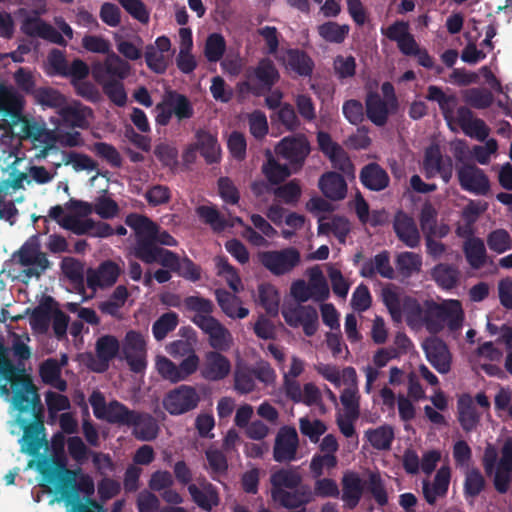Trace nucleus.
Wrapping results in <instances>:
<instances>
[{
  "mask_svg": "<svg viewBox=\"0 0 512 512\" xmlns=\"http://www.w3.org/2000/svg\"><path fill=\"white\" fill-rule=\"evenodd\" d=\"M274 502L286 509H298L305 507L312 500V491L306 484L298 488L278 491L271 495Z\"/></svg>",
  "mask_w": 512,
  "mask_h": 512,
  "instance_id": "obj_32",
  "label": "nucleus"
},
{
  "mask_svg": "<svg viewBox=\"0 0 512 512\" xmlns=\"http://www.w3.org/2000/svg\"><path fill=\"white\" fill-rule=\"evenodd\" d=\"M166 350L173 358H183V360L177 365L167 357H158L156 367L164 379L178 383L187 380L198 370L200 358L190 341L175 340L166 347Z\"/></svg>",
  "mask_w": 512,
  "mask_h": 512,
  "instance_id": "obj_2",
  "label": "nucleus"
},
{
  "mask_svg": "<svg viewBox=\"0 0 512 512\" xmlns=\"http://www.w3.org/2000/svg\"><path fill=\"white\" fill-rule=\"evenodd\" d=\"M422 348L426 358L433 368L440 374H447L451 370L452 355L447 344L440 338H427Z\"/></svg>",
  "mask_w": 512,
  "mask_h": 512,
  "instance_id": "obj_21",
  "label": "nucleus"
},
{
  "mask_svg": "<svg viewBox=\"0 0 512 512\" xmlns=\"http://www.w3.org/2000/svg\"><path fill=\"white\" fill-rule=\"evenodd\" d=\"M200 402L195 387L182 384L170 390L163 399V407L171 415H182L194 410Z\"/></svg>",
  "mask_w": 512,
  "mask_h": 512,
  "instance_id": "obj_8",
  "label": "nucleus"
},
{
  "mask_svg": "<svg viewBox=\"0 0 512 512\" xmlns=\"http://www.w3.org/2000/svg\"><path fill=\"white\" fill-rule=\"evenodd\" d=\"M497 457L498 451L496 447L491 443H487L482 456V466L487 476L493 475L495 490L500 494H505L509 489L512 471H505L496 465Z\"/></svg>",
  "mask_w": 512,
  "mask_h": 512,
  "instance_id": "obj_19",
  "label": "nucleus"
},
{
  "mask_svg": "<svg viewBox=\"0 0 512 512\" xmlns=\"http://www.w3.org/2000/svg\"><path fill=\"white\" fill-rule=\"evenodd\" d=\"M114 425L133 427V436L140 441H153L159 433L157 420L149 413L129 409L126 405H114Z\"/></svg>",
  "mask_w": 512,
  "mask_h": 512,
  "instance_id": "obj_4",
  "label": "nucleus"
},
{
  "mask_svg": "<svg viewBox=\"0 0 512 512\" xmlns=\"http://www.w3.org/2000/svg\"><path fill=\"white\" fill-rule=\"evenodd\" d=\"M195 139L194 144L207 164L220 162L221 147L215 134L205 129H199L195 133Z\"/></svg>",
  "mask_w": 512,
  "mask_h": 512,
  "instance_id": "obj_34",
  "label": "nucleus"
},
{
  "mask_svg": "<svg viewBox=\"0 0 512 512\" xmlns=\"http://www.w3.org/2000/svg\"><path fill=\"white\" fill-rule=\"evenodd\" d=\"M17 261L21 266H41L51 268L46 253L41 251L38 235L29 237L16 253Z\"/></svg>",
  "mask_w": 512,
  "mask_h": 512,
  "instance_id": "obj_25",
  "label": "nucleus"
},
{
  "mask_svg": "<svg viewBox=\"0 0 512 512\" xmlns=\"http://www.w3.org/2000/svg\"><path fill=\"white\" fill-rule=\"evenodd\" d=\"M125 223L135 233L133 255L145 264H154L166 250L155 244L158 225L147 216L137 213L127 215Z\"/></svg>",
  "mask_w": 512,
  "mask_h": 512,
  "instance_id": "obj_3",
  "label": "nucleus"
},
{
  "mask_svg": "<svg viewBox=\"0 0 512 512\" xmlns=\"http://www.w3.org/2000/svg\"><path fill=\"white\" fill-rule=\"evenodd\" d=\"M319 188L325 197L338 201L346 197L347 183L337 172H326L319 179Z\"/></svg>",
  "mask_w": 512,
  "mask_h": 512,
  "instance_id": "obj_39",
  "label": "nucleus"
},
{
  "mask_svg": "<svg viewBox=\"0 0 512 512\" xmlns=\"http://www.w3.org/2000/svg\"><path fill=\"white\" fill-rule=\"evenodd\" d=\"M262 172L272 185H278L291 175V170L285 164L278 163L272 155L262 166Z\"/></svg>",
  "mask_w": 512,
  "mask_h": 512,
  "instance_id": "obj_56",
  "label": "nucleus"
},
{
  "mask_svg": "<svg viewBox=\"0 0 512 512\" xmlns=\"http://www.w3.org/2000/svg\"><path fill=\"white\" fill-rule=\"evenodd\" d=\"M34 421L27 423L25 420H21L20 423L23 426V440L27 445V451L29 454H36L42 447L43 439L39 438V435L44 432V422L42 407L38 409V412H34Z\"/></svg>",
  "mask_w": 512,
  "mask_h": 512,
  "instance_id": "obj_36",
  "label": "nucleus"
},
{
  "mask_svg": "<svg viewBox=\"0 0 512 512\" xmlns=\"http://www.w3.org/2000/svg\"><path fill=\"white\" fill-rule=\"evenodd\" d=\"M439 317L443 319V325H447L449 330L457 331L462 327L464 313L460 301L450 300L447 304H442Z\"/></svg>",
  "mask_w": 512,
  "mask_h": 512,
  "instance_id": "obj_49",
  "label": "nucleus"
},
{
  "mask_svg": "<svg viewBox=\"0 0 512 512\" xmlns=\"http://www.w3.org/2000/svg\"><path fill=\"white\" fill-rule=\"evenodd\" d=\"M120 275L119 266L113 261H105L96 269L87 271L86 283L93 290L114 285Z\"/></svg>",
  "mask_w": 512,
  "mask_h": 512,
  "instance_id": "obj_28",
  "label": "nucleus"
},
{
  "mask_svg": "<svg viewBox=\"0 0 512 512\" xmlns=\"http://www.w3.org/2000/svg\"><path fill=\"white\" fill-rule=\"evenodd\" d=\"M197 216L207 225L211 227V229L220 233L224 231L226 228H232L235 224L243 226L245 228L244 221L241 217L235 216L230 220H227L213 205H200L196 208Z\"/></svg>",
  "mask_w": 512,
  "mask_h": 512,
  "instance_id": "obj_30",
  "label": "nucleus"
},
{
  "mask_svg": "<svg viewBox=\"0 0 512 512\" xmlns=\"http://www.w3.org/2000/svg\"><path fill=\"white\" fill-rule=\"evenodd\" d=\"M489 249L497 254H502L512 249V238L509 232L503 228L491 231L486 238Z\"/></svg>",
  "mask_w": 512,
  "mask_h": 512,
  "instance_id": "obj_63",
  "label": "nucleus"
},
{
  "mask_svg": "<svg viewBox=\"0 0 512 512\" xmlns=\"http://www.w3.org/2000/svg\"><path fill=\"white\" fill-rule=\"evenodd\" d=\"M20 29L28 37L40 38L62 47L67 46V41L61 33L37 13L26 16L21 22Z\"/></svg>",
  "mask_w": 512,
  "mask_h": 512,
  "instance_id": "obj_11",
  "label": "nucleus"
},
{
  "mask_svg": "<svg viewBox=\"0 0 512 512\" xmlns=\"http://www.w3.org/2000/svg\"><path fill=\"white\" fill-rule=\"evenodd\" d=\"M450 477L449 467L443 466L436 472L432 485H429L428 482L423 483V495L427 503L434 505L437 497H443L447 494Z\"/></svg>",
  "mask_w": 512,
  "mask_h": 512,
  "instance_id": "obj_40",
  "label": "nucleus"
},
{
  "mask_svg": "<svg viewBox=\"0 0 512 512\" xmlns=\"http://www.w3.org/2000/svg\"><path fill=\"white\" fill-rule=\"evenodd\" d=\"M463 252L468 264L473 269L482 268L487 259L484 241L479 237H470L464 242Z\"/></svg>",
  "mask_w": 512,
  "mask_h": 512,
  "instance_id": "obj_44",
  "label": "nucleus"
},
{
  "mask_svg": "<svg viewBox=\"0 0 512 512\" xmlns=\"http://www.w3.org/2000/svg\"><path fill=\"white\" fill-rule=\"evenodd\" d=\"M226 50L224 37L219 33L210 34L205 42L204 55L209 62L219 61Z\"/></svg>",
  "mask_w": 512,
  "mask_h": 512,
  "instance_id": "obj_64",
  "label": "nucleus"
},
{
  "mask_svg": "<svg viewBox=\"0 0 512 512\" xmlns=\"http://www.w3.org/2000/svg\"><path fill=\"white\" fill-rule=\"evenodd\" d=\"M271 495L278 491L298 488L302 484V476L296 468H280L270 475Z\"/></svg>",
  "mask_w": 512,
  "mask_h": 512,
  "instance_id": "obj_41",
  "label": "nucleus"
},
{
  "mask_svg": "<svg viewBox=\"0 0 512 512\" xmlns=\"http://www.w3.org/2000/svg\"><path fill=\"white\" fill-rule=\"evenodd\" d=\"M457 122L465 135L471 138L484 141L489 136L490 128L484 120L475 118L473 111L466 106L457 109Z\"/></svg>",
  "mask_w": 512,
  "mask_h": 512,
  "instance_id": "obj_27",
  "label": "nucleus"
},
{
  "mask_svg": "<svg viewBox=\"0 0 512 512\" xmlns=\"http://www.w3.org/2000/svg\"><path fill=\"white\" fill-rule=\"evenodd\" d=\"M245 78L253 79L264 94L271 91L279 80V72L274 62L269 58H262L255 67L245 71Z\"/></svg>",
  "mask_w": 512,
  "mask_h": 512,
  "instance_id": "obj_22",
  "label": "nucleus"
},
{
  "mask_svg": "<svg viewBox=\"0 0 512 512\" xmlns=\"http://www.w3.org/2000/svg\"><path fill=\"white\" fill-rule=\"evenodd\" d=\"M187 489L192 501L206 512H211L220 503L217 488L205 478L199 480V485L189 484Z\"/></svg>",
  "mask_w": 512,
  "mask_h": 512,
  "instance_id": "obj_26",
  "label": "nucleus"
},
{
  "mask_svg": "<svg viewBox=\"0 0 512 512\" xmlns=\"http://www.w3.org/2000/svg\"><path fill=\"white\" fill-rule=\"evenodd\" d=\"M464 102L475 109H487L494 102L492 92L486 88H469L463 93Z\"/></svg>",
  "mask_w": 512,
  "mask_h": 512,
  "instance_id": "obj_54",
  "label": "nucleus"
},
{
  "mask_svg": "<svg viewBox=\"0 0 512 512\" xmlns=\"http://www.w3.org/2000/svg\"><path fill=\"white\" fill-rule=\"evenodd\" d=\"M89 403L93 408V413L96 418L102 419L107 421L110 424L114 425V422L112 421L114 409L112 406L114 405H124L123 403L112 400L108 404H106L105 397L102 392L96 390L93 391L92 394L89 396Z\"/></svg>",
  "mask_w": 512,
  "mask_h": 512,
  "instance_id": "obj_52",
  "label": "nucleus"
},
{
  "mask_svg": "<svg viewBox=\"0 0 512 512\" xmlns=\"http://www.w3.org/2000/svg\"><path fill=\"white\" fill-rule=\"evenodd\" d=\"M458 180L463 190L476 195H487L490 182L486 174L474 165H465L458 169Z\"/></svg>",
  "mask_w": 512,
  "mask_h": 512,
  "instance_id": "obj_23",
  "label": "nucleus"
},
{
  "mask_svg": "<svg viewBox=\"0 0 512 512\" xmlns=\"http://www.w3.org/2000/svg\"><path fill=\"white\" fill-rule=\"evenodd\" d=\"M350 27L347 24L340 25L337 22L328 21L318 26L319 35L327 42L340 44L344 42Z\"/></svg>",
  "mask_w": 512,
  "mask_h": 512,
  "instance_id": "obj_58",
  "label": "nucleus"
},
{
  "mask_svg": "<svg viewBox=\"0 0 512 512\" xmlns=\"http://www.w3.org/2000/svg\"><path fill=\"white\" fill-rule=\"evenodd\" d=\"M155 112L156 124L159 126H167L173 116H175L178 121L192 118L194 108L186 95L176 90L168 89L164 92L162 100L156 104Z\"/></svg>",
  "mask_w": 512,
  "mask_h": 512,
  "instance_id": "obj_5",
  "label": "nucleus"
},
{
  "mask_svg": "<svg viewBox=\"0 0 512 512\" xmlns=\"http://www.w3.org/2000/svg\"><path fill=\"white\" fill-rule=\"evenodd\" d=\"M258 262L276 277L288 275L301 264V253L295 247L257 253Z\"/></svg>",
  "mask_w": 512,
  "mask_h": 512,
  "instance_id": "obj_6",
  "label": "nucleus"
},
{
  "mask_svg": "<svg viewBox=\"0 0 512 512\" xmlns=\"http://www.w3.org/2000/svg\"><path fill=\"white\" fill-rule=\"evenodd\" d=\"M205 458L209 465L211 478L221 483L220 478L227 475L229 468L226 455L219 449L208 448L205 451Z\"/></svg>",
  "mask_w": 512,
  "mask_h": 512,
  "instance_id": "obj_51",
  "label": "nucleus"
},
{
  "mask_svg": "<svg viewBox=\"0 0 512 512\" xmlns=\"http://www.w3.org/2000/svg\"><path fill=\"white\" fill-rule=\"evenodd\" d=\"M376 274L386 279H394L395 272L390 264V255L387 250L376 254L373 258L366 260L360 269V275L365 278H374Z\"/></svg>",
  "mask_w": 512,
  "mask_h": 512,
  "instance_id": "obj_35",
  "label": "nucleus"
},
{
  "mask_svg": "<svg viewBox=\"0 0 512 512\" xmlns=\"http://www.w3.org/2000/svg\"><path fill=\"white\" fill-rule=\"evenodd\" d=\"M287 66L300 76H310L314 63L306 52L300 49H288L286 52Z\"/></svg>",
  "mask_w": 512,
  "mask_h": 512,
  "instance_id": "obj_50",
  "label": "nucleus"
},
{
  "mask_svg": "<svg viewBox=\"0 0 512 512\" xmlns=\"http://www.w3.org/2000/svg\"><path fill=\"white\" fill-rule=\"evenodd\" d=\"M395 263L398 272L408 278L421 271L422 258L419 254L405 251L397 255Z\"/></svg>",
  "mask_w": 512,
  "mask_h": 512,
  "instance_id": "obj_55",
  "label": "nucleus"
},
{
  "mask_svg": "<svg viewBox=\"0 0 512 512\" xmlns=\"http://www.w3.org/2000/svg\"><path fill=\"white\" fill-rule=\"evenodd\" d=\"M341 484L343 502L349 509L356 508L364 493L361 477L354 471H348L344 473Z\"/></svg>",
  "mask_w": 512,
  "mask_h": 512,
  "instance_id": "obj_37",
  "label": "nucleus"
},
{
  "mask_svg": "<svg viewBox=\"0 0 512 512\" xmlns=\"http://www.w3.org/2000/svg\"><path fill=\"white\" fill-rule=\"evenodd\" d=\"M192 322L208 335L209 345L213 348L212 351H227L232 344V335L230 331L215 317L204 318L197 317L192 319Z\"/></svg>",
  "mask_w": 512,
  "mask_h": 512,
  "instance_id": "obj_15",
  "label": "nucleus"
},
{
  "mask_svg": "<svg viewBox=\"0 0 512 512\" xmlns=\"http://www.w3.org/2000/svg\"><path fill=\"white\" fill-rule=\"evenodd\" d=\"M32 97L36 104L57 109V111L66 103V97L63 94L48 86L39 87Z\"/></svg>",
  "mask_w": 512,
  "mask_h": 512,
  "instance_id": "obj_53",
  "label": "nucleus"
},
{
  "mask_svg": "<svg viewBox=\"0 0 512 512\" xmlns=\"http://www.w3.org/2000/svg\"><path fill=\"white\" fill-rule=\"evenodd\" d=\"M130 65L115 53H110L103 62L92 66V75L97 83L122 81L127 77Z\"/></svg>",
  "mask_w": 512,
  "mask_h": 512,
  "instance_id": "obj_16",
  "label": "nucleus"
},
{
  "mask_svg": "<svg viewBox=\"0 0 512 512\" xmlns=\"http://www.w3.org/2000/svg\"><path fill=\"white\" fill-rule=\"evenodd\" d=\"M458 421L465 432L473 431L480 421L473 400L469 394L462 395L457 401Z\"/></svg>",
  "mask_w": 512,
  "mask_h": 512,
  "instance_id": "obj_42",
  "label": "nucleus"
},
{
  "mask_svg": "<svg viewBox=\"0 0 512 512\" xmlns=\"http://www.w3.org/2000/svg\"><path fill=\"white\" fill-rule=\"evenodd\" d=\"M155 263L163 268L170 269L173 273L185 280L197 282L201 278V268L187 256L180 257L177 253L166 249Z\"/></svg>",
  "mask_w": 512,
  "mask_h": 512,
  "instance_id": "obj_12",
  "label": "nucleus"
},
{
  "mask_svg": "<svg viewBox=\"0 0 512 512\" xmlns=\"http://www.w3.org/2000/svg\"><path fill=\"white\" fill-rule=\"evenodd\" d=\"M184 307L188 311L195 312V315L191 318L197 319V317L213 318L211 315L214 311V304L210 299L200 296H187L184 299Z\"/></svg>",
  "mask_w": 512,
  "mask_h": 512,
  "instance_id": "obj_60",
  "label": "nucleus"
},
{
  "mask_svg": "<svg viewBox=\"0 0 512 512\" xmlns=\"http://www.w3.org/2000/svg\"><path fill=\"white\" fill-rule=\"evenodd\" d=\"M389 102L381 98L377 92H369L365 99V111L367 118L376 126L386 125L389 115L396 112Z\"/></svg>",
  "mask_w": 512,
  "mask_h": 512,
  "instance_id": "obj_31",
  "label": "nucleus"
},
{
  "mask_svg": "<svg viewBox=\"0 0 512 512\" xmlns=\"http://www.w3.org/2000/svg\"><path fill=\"white\" fill-rule=\"evenodd\" d=\"M282 316L285 322L293 328L302 327L306 336H314L318 330L319 317L315 307L311 305H296L284 308Z\"/></svg>",
  "mask_w": 512,
  "mask_h": 512,
  "instance_id": "obj_10",
  "label": "nucleus"
},
{
  "mask_svg": "<svg viewBox=\"0 0 512 512\" xmlns=\"http://www.w3.org/2000/svg\"><path fill=\"white\" fill-rule=\"evenodd\" d=\"M393 229L398 239L409 248H415L420 243V233L415 220L403 211L394 216Z\"/></svg>",
  "mask_w": 512,
  "mask_h": 512,
  "instance_id": "obj_29",
  "label": "nucleus"
},
{
  "mask_svg": "<svg viewBox=\"0 0 512 512\" xmlns=\"http://www.w3.org/2000/svg\"><path fill=\"white\" fill-rule=\"evenodd\" d=\"M260 305L268 314L276 315L279 309V294L271 284H261L258 287Z\"/></svg>",
  "mask_w": 512,
  "mask_h": 512,
  "instance_id": "obj_62",
  "label": "nucleus"
},
{
  "mask_svg": "<svg viewBox=\"0 0 512 512\" xmlns=\"http://www.w3.org/2000/svg\"><path fill=\"white\" fill-rule=\"evenodd\" d=\"M276 198L283 201L287 205H296L302 195V189L299 180L292 179L289 182L273 189Z\"/></svg>",
  "mask_w": 512,
  "mask_h": 512,
  "instance_id": "obj_61",
  "label": "nucleus"
},
{
  "mask_svg": "<svg viewBox=\"0 0 512 512\" xmlns=\"http://www.w3.org/2000/svg\"><path fill=\"white\" fill-rule=\"evenodd\" d=\"M402 307V316H405L406 322L410 327L423 326L425 308L415 298L404 297Z\"/></svg>",
  "mask_w": 512,
  "mask_h": 512,
  "instance_id": "obj_57",
  "label": "nucleus"
},
{
  "mask_svg": "<svg viewBox=\"0 0 512 512\" xmlns=\"http://www.w3.org/2000/svg\"><path fill=\"white\" fill-rule=\"evenodd\" d=\"M431 276L439 287L451 290L459 283L461 273L455 265L439 263L432 269Z\"/></svg>",
  "mask_w": 512,
  "mask_h": 512,
  "instance_id": "obj_43",
  "label": "nucleus"
},
{
  "mask_svg": "<svg viewBox=\"0 0 512 512\" xmlns=\"http://www.w3.org/2000/svg\"><path fill=\"white\" fill-rule=\"evenodd\" d=\"M12 380H7L14 390L13 403L20 413L38 412L36 407L41 406L40 397L32 380L23 374V370H19L15 366L14 376Z\"/></svg>",
  "mask_w": 512,
  "mask_h": 512,
  "instance_id": "obj_7",
  "label": "nucleus"
},
{
  "mask_svg": "<svg viewBox=\"0 0 512 512\" xmlns=\"http://www.w3.org/2000/svg\"><path fill=\"white\" fill-rule=\"evenodd\" d=\"M128 296L129 293L127 288L124 285H119L107 300L98 304V309L102 314L121 319V308L125 305Z\"/></svg>",
  "mask_w": 512,
  "mask_h": 512,
  "instance_id": "obj_45",
  "label": "nucleus"
},
{
  "mask_svg": "<svg viewBox=\"0 0 512 512\" xmlns=\"http://www.w3.org/2000/svg\"><path fill=\"white\" fill-rule=\"evenodd\" d=\"M63 275L80 292L84 291V264L74 257H64L60 263Z\"/></svg>",
  "mask_w": 512,
  "mask_h": 512,
  "instance_id": "obj_46",
  "label": "nucleus"
},
{
  "mask_svg": "<svg viewBox=\"0 0 512 512\" xmlns=\"http://www.w3.org/2000/svg\"><path fill=\"white\" fill-rule=\"evenodd\" d=\"M310 151V143L304 135L284 137L275 147L276 154L287 160L295 172L302 168Z\"/></svg>",
  "mask_w": 512,
  "mask_h": 512,
  "instance_id": "obj_9",
  "label": "nucleus"
},
{
  "mask_svg": "<svg viewBox=\"0 0 512 512\" xmlns=\"http://www.w3.org/2000/svg\"><path fill=\"white\" fill-rule=\"evenodd\" d=\"M120 343L113 335L99 337L95 344L96 358L90 355L88 367L96 373H104L108 370L110 362L118 355Z\"/></svg>",
  "mask_w": 512,
  "mask_h": 512,
  "instance_id": "obj_17",
  "label": "nucleus"
},
{
  "mask_svg": "<svg viewBox=\"0 0 512 512\" xmlns=\"http://www.w3.org/2000/svg\"><path fill=\"white\" fill-rule=\"evenodd\" d=\"M124 358L134 373H141L146 368V342L142 333L130 330L126 333L123 348Z\"/></svg>",
  "mask_w": 512,
  "mask_h": 512,
  "instance_id": "obj_13",
  "label": "nucleus"
},
{
  "mask_svg": "<svg viewBox=\"0 0 512 512\" xmlns=\"http://www.w3.org/2000/svg\"><path fill=\"white\" fill-rule=\"evenodd\" d=\"M37 470L43 481L54 485L68 503L79 502V492L84 493L87 498L94 494L92 478L81 475L77 481L78 471L67 468V459L63 454L39 460Z\"/></svg>",
  "mask_w": 512,
  "mask_h": 512,
  "instance_id": "obj_1",
  "label": "nucleus"
},
{
  "mask_svg": "<svg viewBox=\"0 0 512 512\" xmlns=\"http://www.w3.org/2000/svg\"><path fill=\"white\" fill-rule=\"evenodd\" d=\"M299 437L294 427L283 426L276 434L273 446V459L278 463L297 460Z\"/></svg>",
  "mask_w": 512,
  "mask_h": 512,
  "instance_id": "obj_14",
  "label": "nucleus"
},
{
  "mask_svg": "<svg viewBox=\"0 0 512 512\" xmlns=\"http://www.w3.org/2000/svg\"><path fill=\"white\" fill-rule=\"evenodd\" d=\"M179 323L178 314L169 311L162 314L152 325V333L154 338L157 341H161L166 338V336L175 330Z\"/></svg>",
  "mask_w": 512,
  "mask_h": 512,
  "instance_id": "obj_59",
  "label": "nucleus"
},
{
  "mask_svg": "<svg viewBox=\"0 0 512 512\" xmlns=\"http://www.w3.org/2000/svg\"><path fill=\"white\" fill-rule=\"evenodd\" d=\"M365 435L371 446L377 450H389L395 438L394 429L388 424L368 429Z\"/></svg>",
  "mask_w": 512,
  "mask_h": 512,
  "instance_id": "obj_47",
  "label": "nucleus"
},
{
  "mask_svg": "<svg viewBox=\"0 0 512 512\" xmlns=\"http://www.w3.org/2000/svg\"><path fill=\"white\" fill-rule=\"evenodd\" d=\"M24 97L12 86L0 84V116L17 125L24 121Z\"/></svg>",
  "mask_w": 512,
  "mask_h": 512,
  "instance_id": "obj_18",
  "label": "nucleus"
},
{
  "mask_svg": "<svg viewBox=\"0 0 512 512\" xmlns=\"http://www.w3.org/2000/svg\"><path fill=\"white\" fill-rule=\"evenodd\" d=\"M359 179L365 188L376 192L386 189L390 183L388 173L376 162L365 165L360 171Z\"/></svg>",
  "mask_w": 512,
  "mask_h": 512,
  "instance_id": "obj_38",
  "label": "nucleus"
},
{
  "mask_svg": "<svg viewBox=\"0 0 512 512\" xmlns=\"http://www.w3.org/2000/svg\"><path fill=\"white\" fill-rule=\"evenodd\" d=\"M57 114L60 117V124L62 126L84 129L88 127L87 118L92 115V109L83 106L79 102H75L73 105H68L66 102L60 107Z\"/></svg>",
  "mask_w": 512,
  "mask_h": 512,
  "instance_id": "obj_33",
  "label": "nucleus"
},
{
  "mask_svg": "<svg viewBox=\"0 0 512 512\" xmlns=\"http://www.w3.org/2000/svg\"><path fill=\"white\" fill-rule=\"evenodd\" d=\"M423 167L428 178L439 174L443 181L448 183L452 177V159L449 156L444 158L438 147H430L425 151Z\"/></svg>",
  "mask_w": 512,
  "mask_h": 512,
  "instance_id": "obj_24",
  "label": "nucleus"
},
{
  "mask_svg": "<svg viewBox=\"0 0 512 512\" xmlns=\"http://www.w3.org/2000/svg\"><path fill=\"white\" fill-rule=\"evenodd\" d=\"M222 351H208L204 355V361L198 370L203 379L217 382L225 379L231 372L230 360L221 353Z\"/></svg>",
  "mask_w": 512,
  "mask_h": 512,
  "instance_id": "obj_20",
  "label": "nucleus"
},
{
  "mask_svg": "<svg viewBox=\"0 0 512 512\" xmlns=\"http://www.w3.org/2000/svg\"><path fill=\"white\" fill-rule=\"evenodd\" d=\"M439 317L443 319V325H447L449 330L457 331L462 327L464 313L460 301L450 300L447 304H442Z\"/></svg>",
  "mask_w": 512,
  "mask_h": 512,
  "instance_id": "obj_48",
  "label": "nucleus"
}]
</instances>
